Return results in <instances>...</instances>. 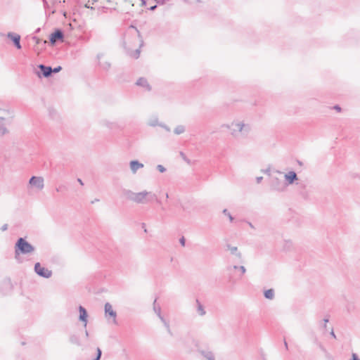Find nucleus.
<instances>
[{
    "mask_svg": "<svg viewBox=\"0 0 360 360\" xmlns=\"http://www.w3.org/2000/svg\"><path fill=\"white\" fill-rule=\"evenodd\" d=\"M69 341L71 344L77 345L78 347H80L82 345L79 336L76 333H72L70 335Z\"/></svg>",
    "mask_w": 360,
    "mask_h": 360,
    "instance_id": "obj_21",
    "label": "nucleus"
},
{
    "mask_svg": "<svg viewBox=\"0 0 360 360\" xmlns=\"http://www.w3.org/2000/svg\"><path fill=\"white\" fill-rule=\"evenodd\" d=\"M104 56V53H99L97 54V60H98V65L99 66L104 70H108L110 67H111V64L108 61V60H102V58H103Z\"/></svg>",
    "mask_w": 360,
    "mask_h": 360,
    "instance_id": "obj_12",
    "label": "nucleus"
},
{
    "mask_svg": "<svg viewBox=\"0 0 360 360\" xmlns=\"http://www.w3.org/2000/svg\"><path fill=\"white\" fill-rule=\"evenodd\" d=\"M34 271L39 276L44 278H49L52 276V271L42 266L39 262L35 263Z\"/></svg>",
    "mask_w": 360,
    "mask_h": 360,
    "instance_id": "obj_4",
    "label": "nucleus"
},
{
    "mask_svg": "<svg viewBox=\"0 0 360 360\" xmlns=\"http://www.w3.org/2000/svg\"><path fill=\"white\" fill-rule=\"evenodd\" d=\"M248 224L251 229H255V226L251 222L248 221Z\"/></svg>",
    "mask_w": 360,
    "mask_h": 360,
    "instance_id": "obj_44",
    "label": "nucleus"
},
{
    "mask_svg": "<svg viewBox=\"0 0 360 360\" xmlns=\"http://www.w3.org/2000/svg\"><path fill=\"white\" fill-rule=\"evenodd\" d=\"M7 37L13 42V44L18 49H20L22 48L20 44V36L18 34L8 32L7 34Z\"/></svg>",
    "mask_w": 360,
    "mask_h": 360,
    "instance_id": "obj_13",
    "label": "nucleus"
},
{
    "mask_svg": "<svg viewBox=\"0 0 360 360\" xmlns=\"http://www.w3.org/2000/svg\"><path fill=\"white\" fill-rule=\"evenodd\" d=\"M139 55H140V50H139V49H136V51H134L131 54V56H133L135 58H138L139 57Z\"/></svg>",
    "mask_w": 360,
    "mask_h": 360,
    "instance_id": "obj_28",
    "label": "nucleus"
},
{
    "mask_svg": "<svg viewBox=\"0 0 360 360\" xmlns=\"http://www.w3.org/2000/svg\"><path fill=\"white\" fill-rule=\"evenodd\" d=\"M226 250L230 252L232 255H234L238 259H241L242 254L236 246H232L231 244L226 245Z\"/></svg>",
    "mask_w": 360,
    "mask_h": 360,
    "instance_id": "obj_17",
    "label": "nucleus"
},
{
    "mask_svg": "<svg viewBox=\"0 0 360 360\" xmlns=\"http://www.w3.org/2000/svg\"><path fill=\"white\" fill-rule=\"evenodd\" d=\"M141 1V6H146V0H140Z\"/></svg>",
    "mask_w": 360,
    "mask_h": 360,
    "instance_id": "obj_45",
    "label": "nucleus"
},
{
    "mask_svg": "<svg viewBox=\"0 0 360 360\" xmlns=\"http://www.w3.org/2000/svg\"><path fill=\"white\" fill-rule=\"evenodd\" d=\"M239 269L241 271L242 274H244L246 272V269L244 266H240Z\"/></svg>",
    "mask_w": 360,
    "mask_h": 360,
    "instance_id": "obj_37",
    "label": "nucleus"
},
{
    "mask_svg": "<svg viewBox=\"0 0 360 360\" xmlns=\"http://www.w3.org/2000/svg\"><path fill=\"white\" fill-rule=\"evenodd\" d=\"M328 321H329L328 318H325L323 320L322 327L325 330H327V323H328Z\"/></svg>",
    "mask_w": 360,
    "mask_h": 360,
    "instance_id": "obj_30",
    "label": "nucleus"
},
{
    "mask_svg": "<svg viewBox=\"0 0 360 360\" xmlns=\"http://www.w3.org/2000/svg\"><path fill=\"white\" fill-rule=\"evenodd\" d=\"M233 268L234 269H239V266H236V265H234V266H233Z\"/></svg>",
    "mask_w": 360,
    "mask_h": 360,
    "instance_id": "obj_51",
    "label": "nucleus"
},
{
    "mask_svg": "<svg viewBox=\"0 0 360 360\" xmlns=\"http://www.w3.org/2000/svg\"><path fill=\"white\" fill-rule=\"evenodd\" d=\"M352 360H360V359L359 358V356H357L356 354L355 353H353L352 355Z\"/></svg>",
    "mask_w": 360,
    "mask_h": 360,
    "instance_id": "obj_38",
    "label": "nucleus"
},
{
    "mask_svg": "<svg viewBox=\"0 0 360 360\" xmlns=\"http://www.w3.org/2000/svg\"><path fill=\"white\" fill-rule=\"evenodd\" d=\"M6 122H0V136L5 135L8 132L6 125H8Z\"/></svg>",
    "mask_w": 360,
    "mask_h": 360,
    "instance_id": "obj_23",
    "label": "nucleus"
},
{
    "mask_svg": "<svg viewBox=\"0 0 360 360\" xmlns=\"http://www.w3.org/2000/svg\"><path fill=\"white\" fill-rule=\"evenodd\" d=\"M315 343L319 346V347L321 350L325 351V348H324V347L323 346V345H322L320 342H319V340H318V339H317V338H316V339H315Z\"/></svg>",
    "mask_w": 360,
    "mask_h": 360,
    "instance_id": "obj_31",
    "label": "nucleus"
},
{
    "mask_svg": "<svg viewBox=\"0 0 360 360\" xmlns=\"http://www.w3.org/2000/svg\"><path fill=\"white\" fill-rule=\"evenodd\" d=\"M7 229H8V224H4V225L1 226V230L2 231H6Z\"/></svg>",
    "mask_w": 360,
    "mask_h": 360,
    "instance_id": "obj_39",
    "label": "nucleus"
},
{
    "mask_svg": "<svg viewBox=\"0 0 360 360\" xmlns=\"http://www.w3.org/2000/svg\"><path fill=\"white\" fill-rule=\"evenodd\" d=\"M271 188L274 191L282 192L285 190V186L279 179L274 178L272 181Z\"/></svg>",
    "mask_w": 360,
    "mask_h": 360,
    "instance_id": "obj_16",
    "label": "nucleus"
},
{
    "mask_svg": "<svg viewBox=\"0 0 360 360\" xmlns=\"http://www.w3.org/2000/svg\"><path fill=\"white\" fill-rule=\"evenodd\" d=\"M104 124H105L107 127H108V128H110V129H112V128L114 127V125H115V124H114V123H112V122H107V121H106V122H105Z\"/></svg>",
    "mask_w": 360,
    "mask_h": 360,
    "instance_id": "obj_32",
    "label": "nucleus"
},
{
    "mask_svg": "<svg viewBox=\"0 0 360 360\" xmlns=\"http://www.w3.org/2000/svg\"><path fill=\"white\" fill-rule=\"evenodd\" d=\"M157 8V6L156 5H154V6H152L149 8V10L150 11H155V8Z\"/></svg>",
    "mask_w": 360,
    "mask_h": 360,
    "instance_id": "obj_43",
    "label": "nucleus"
},
{
    "mask_svg": "<svg viewBox=\"0 0 360 360\" xmlns=\"http://www.w3.org/2000/svg\"><path fill=\"white\" fill-rule=\"evenodd\" d=\"M78 309H79V320L84 323V327H86L87 322H88V320H87V318H88L87 311H86V309L84 307L81 306V305L79 307Z\"/></svg>",
    "mask_w": 360,
    "mask_h": 360,
    "instance_id": "obj_14",
    "label": "nucleus"
},
{
    "mask_svg": "<svg viewBox=\"0 0 360 360\" xmlns=\"http://www.w3.org/2000/svg\"><path fill=\"white\" fill-rule=\"evenodd\" d=\"M156 168L161 173L166 172V168L162 165H157Z\"/></svg>",
    "mask_w": 360,
    "mask_h": 360,
    "instance_id": "obj_29",
    "label": "nucleus"
},
{
    "mask_svg": "<svg viewBox=\"0 0 360 360\" xmlns=\"http://www.w3.org/2000/svg\"><path fill=\"white\" fill-rule=\"evenodd\" d=\"M184 160L187 162L188 163H190V160L187 159L186 157H184Z\"/></svg>",
    "mask_w": 360,
    "mask_h": 360,
    "instance_id": "obj_49",
    "label": "nucleus"
},
{
    "mask_svg": "<svg viewBox=\"0 0 360 360\" xmlns=\"http://www.w3.org/2000/svg\"><path fill=\"white\" fill-rule=\"evenodd\" d=\"M182 208L184 210H186V207L184 206H182Z\"/></svg>",
    "mask_w": 360,
    "mask_h": 360,
    "instance_id": "obj_54",
    "label": "nucleus"
},
{
    "mask_svg": "<svg viewBox=\"0 0 360 360\" xmlns=\"http://www.w3.org/2000/svg\"><path fill=\"white\" fill-rule=\"evenodd\" d=\"M179 243L180 244L182 245V246H185V244H186V239L184 236H182L180 239H179Z\"/></svg>",
    "mask_w": 360,
    "mask_h": 360,
    "instance_id": "obj_36",
    "label": "nucleus"
},
{
    "mask_svg": "<svg viewBox=\"0 0 360 360\" xmlns=\"http://www.w3.org/2000/svg\"><path fill=\"white\" fill-rule=\"evenodd\" d=\"M166 198H169V195L168 193H166Z\"/></svg>",
    "mask_w": 360,
    "mask_h": 360,
    "instance_id": "obj_53",
    "label": "nucleus"
},
{
    "mask_svg": "<svg viewBox=\"0 0 360 360\" xmlns=\"http://www.w3.org/2000/svg\"><path fill=\"white\" fill-rule=\"evenodd\" d=\"M143 167V164L141 163L138 160H131L129 162L130 169L134 174H135L139 169H142Z\"/></svg>",
    "mask_w": 360,
    "mask_h": 360,
    "instance_id": "obj_18",
    "label": "nucleus"
},
{
    "mask_svg": "<svg viewBox=\"0 0 360 360\" xmlns=\"http://www.w3.org/2000/svg\"><path fill=\"white\" fill-rule=\"evenodd\" d=\"M264 295L265 298H266L268 300L274 299V297H275L274 290L271 288V289L265 290L264 292Z\"/></svg>",
    "mask_w": 360,
    "mask_h": 360,
    "instance_id": "obj_22",
    "label": "nucleus"
},
{
    "mask_svg": "<svg viewBox=\"0 0 360 360\" xmlns=\"http://www.w3.org/2000/svg\"><path fill=\"white\" fill-rule=\"evenodd\" d=\"M284 178L289 185L294 184V182L298 179L297 175L294 171H290L286 173L284 175Z\"/></svg>",
    "mask_w": 360,
    "mask_h": 360,
    "instance_id": "obj_15",
    "label": "nucleus"
},
{
    "mask_svg": "<svg viewBox=\"0 0 360 360\" xmlns=\"http://www.w3.org/2000/svg\"><path fill=\"white\" fill-rule=\"evenodd\" d=\"M62 68L60 66L52 68L53 73H58L61 70Z\"/></svg>",
    "mask_w": 360,
    "mask_h": 360,
    "instance_id": "obj_33",
    "label": "nucleus"
},
{
    "mask_svg": "<svg viewBox=\"0 0 360 360\" xmlns=\"http://www.w3.org/2000/svg\"><path fill=\"white\" fill-rule=\"evenodd\" d=\"M156 302H157V299H155L153 302V311L155 312V314L158 316V318L160 319V321L163 323V325L165 326V327L166 328L167 332L169 333H172L171 332V330H170V326H169V323L168 321H166V319L162 316L161 314V307L160 305L157 304H156Z\"/></svg>",
    "mask_w": 360,
    "mask_h": 360,
    "instance_id": "obj_5",
    "label": "nucleus"
},
{
    "mask_svg": "<svg viewBox=\"0 0 360 360\" xmlns=\"http://www.w3.org/2000/svg\"><path fill=\"white\" fill-rule=\"evenodd\" d=\"M330 335H331L333 338H335V339L336 338V335H335V333H334V331H333V328H331V330H330Z\"/></svg>",
    "mask_w": 360,
    "mask_h": 360,
    "instance_id": "obj_41",
    "label": "nucleus"
},
{
    "mask_svg": "<svg viewBox=\"0 0 360 360\" xmlns=\"http://www.w3.org/2000/svg\"><path fill=\"white\" fill-rule=\"evenodd\" d=\"M98 201H99V199L96 198V199H94V200H92V201L91 202V204H94V203H95L96 202H98Z\"/></svg>",
    "mask_w": 360,
    "mask_h": 360,
    "instance_id": "obj_47",
    "label": "nucleus"
},
{
    "mask_svg": "<svg viewBox=\"0 0 360 360\" xmlns=\"http://www.w3.org/2000/svg\"><path fill=\"white\" fill-rule=\"evenodd\" d=\"M284 345L286 349H288V345L285 340H284Z\"/></svg>",
    "mask_w": 360,
    "mask_h": 360,
    "instance_id": "obj_46",
    "label": "nucleus"
},
{
    "mask_svg": "<svg viewBox=\"0 0 360 360\" xmlns=\"http://www.w3.org/2000/svg\"><path fill=\"white\" fill-rule=\"evenodd\" d=\"M85 336L86 338L89 337V332L86 330H85Z\"/></svg>",
    "mask_w": 360,
    "mask_h": 360,
    "instance_id": "obj_50",
    "label": "nucleus"
},
{
    "mask_svg": "<svg viewBox=\"0 0 360 360\" xmlns=\"http://www.w3.org/2000/svg\"><path fill=\"white\" fill-rule=\"evenodd\" d=\"M262 179H263L262 176H257L256 178V181L257 184H260L262 182Z\"/></svg>",
    "mask_w": 360,
    "mask_h": 360,
    "instance_id": "obj_40",
    "label": "nucleus"
},
{
    "mask_svg": "<svg viewBox=\"0 0 360 360\" xmlns=\"http://www.w3.org/2000/svg\"><path fill=\"white\" fill-rule=\"evenodd\" d=\"M15 257L20 255H30L35 250V248L24 238H19L15 244Z\"/></svg>",
    "mask_w": 360,
    "mask_h": 360,
    "instance_id": "obj_3",
    "label": "nucleus"
},
{
    "mask_svg": "<svg viewBox=\"0 0 360 360\" xmlns=\"http://www.w3.org/2000/svg\"><path fill=\"white\" fill-rule=\"evenodd\" d=\"M77 181L81 184L83 185V182L81 179H77Z\"/></svg>",
    "mask_w": 360,
    "mask_h": 360,
    "instance_id": "obj_48",
    "label": "nucleus"
},
{
    "mask_svg": "<svg viewBox=\"0 0 360 360\" xmlns=\"http://www.w3.org/2000/svg\"><path fill=\"white\" fill-rule=\"evenodd\" d=\"M122 193L127 199L138 204L148 203L156 198L155 194L147 191L135 193L129 189H124Z\"/></svg>",
    "mask_w": 360,
    "mask_h": 360,
    "instance_id": "obj_1",
    "label": "nucleus"
},
{
    "mask_svg": "<svg viewBox=\"0 0 360 360\" xmlns=\"http://www.w3.org/2000/svg\"><path fill=\"white\" fill-rule=\"evenodd\" d=\"M38 68L40 70V72H37L36 74L39 77H41V76L49 77L53 73L52 68L51 66L40 64L38 65Z\"/></svg>",
    "mask_w": 360,
    "mask_h": 360,
    "instance_id": "obj_10",
    "label": "nucleus"
},
{
    "mask_svg": "<svg viewBox=\"0 0 360 360\" xmlns=\"http://www.w3.org/2000/svg\"><path fill=\"white\" fill-rule=\"evenodd\" d=\"M207 359H208L209 360H215V359H214V356H213L212 354H210L207 356Z\"/></svg>",
    "mask_w": 360,
    "mask_h": 360,
    "instance_id": "obj_42",
    "label": "nucleus"
},
{
    "mask_svg": "<svg viewBox=\"0 0 360 360\" xmlns=\"http://www.w3.org/2000/svg\"><path fill=\"white\" fill-rule=\"evenodd\" d=\"M333 109H334L335 110H336L338 112H340L342 111V108L339 105H335L333 107Z\"/></svg>",
    "mask_w": 360,
    "mask_h": 360,
    "instance_id": "obj_34",
    "label": "nucleus"
},
{
    "mask_svg": "<svg viewBox=\"0 0 360 360\" xmlns=\"http://www.w3.org/2000/svg\"><path fill=\"white\" fill-rule=\"evenodd\" d=\"M30 185L35 186L39 190H41L44 186V179L41 176H32L29 180Z\"/></svg>",
    "mask_w": 360,
    "mask_h": 360,
    "instance_id": "obj_11",
    "label": "nucleus"
},
{
    "mask_svg": "<svg viewBox=\"0 0 360 360\" xmlns=\"http://www.w3.org/2000/svg\"><path fill=\"white\" fill-rule=\"evenodd\" d=\"M186 131V127L184 125H177L174 129V133L176 135H180L181 134H184Z\"/></svg>",
    "mask_w": 360,
    "mask_h": 360,
    "instance_id": "obj_24",
    "label": "nucleus"
},
{
    "mask_svg": "<svg viewBox=\"0 0 360 360\" xmlns=\"http://www.w3.org/2000/svg\"><path fill=\"white\" fill-rule=\"evenodd\" d=\"M96 1V0H89L88 2L85 4V7L94 10V8L91 5H93Z\"/></svg>",
    "mask_w": 360,
    "mask_h": 360,
    "instance_id": "obj_27",
    "label": "nucleus"
},
{
    "mask_svg": "<svg viewBox=\"0 0 360 360\" xmlns=\"http://www.w3.org/2000/svg\"><path fill=\"white\" fill-rule=\"evenodd\" d=\"M136 84L145 88L148 91H150L151 87L148 84L147 79L144 77H140L136 82Z\"/></svg>",
    "mask_w": 360,
    "mask_h": 360,
    "instance_id": "obj_20",
    "label": "nucleus"
},
{
    "mask_svg": "<svg viewBox=\"0 0 360 360\" xmlns=\"http://www.w3.org/2000/svg\"><path fill=\"white\" fill-rule=\"evenodd\" d=\"M105 318H112L113 323H116L117 313L113 310L110 303L106 302L104 305Z\"/></svg>",
    "mask_w": 360,
    "mask_h": 360,
    "instance_id": "obj_8",
    "label": "nucleus"
},
{
    "mask_svg": "<svg viewBox=\"0 0 360 360\" xmlns=\"http://www.w3.org/2000/svg\"><path fill=\"white\" fill-rule=\"evenodd\" d=\"M223 214L227 216L230 220L231 222H232L234 219V218L232 217V215L230 214V212L228 211L227 209H224L222 211Z\"/></svg>",
    "mask_w": 360,
    "mask_h": 360,
    "instance_id": "obj_26",
    "label": "nucleus"
},
{
    "mask_svg": "<svg viewBox=\"0 0 360 360\" xmlns=\"http://www.w3.org/2000/svg\"><path fill=\"white\" fill-rule=\"evenodd\" d=\"M13 117V111L0 107V122H6L7 124H11Z\"/></svg>",
    "mask_w": 360,
    "mask_h": 360,
    "instance_id": "obj_6",
    "label": "nucleus"
},
{
    "mask_svg": "<svg viewBox=\"0 0 360 360\" xmlns=\"http://www.w3.org/2000/svg\"><path fill=\"white\" fill-rule=\"evenodd\" d=\"M147 124L148 126L153 127L159 126V127L163 128L164 129H165L168 132H169L171 131L170 128L167 125H166L165 124H164L162 122H160L158 118L155 116L151 117L150 118H149L147 122Z\"/></svg>",
    "mask_w": 360,
    "mask_h": 360,
    "instance_id": "obj_9",
    "label": "nucleus"
},
{
    "mask_svg": "<svg viewBox=\"0 0 360 360\" xmlns=\"http://www.w3.org/2000/svg\"><path fill=\"white\" fill-rule=\"evenodd\" d=\"M195 306H196V313L200 316H204L206 315L207 312L205 308V306L201 303V302L198 300H195Z\"/></svg>",
    "mask_w": 360,
    "mask_h": 360,
    "instance_id": "obj_19",
    "label": "nucleus"
},
{
    "mask_svg": "<svg viewBox=\"0 0 360 360\" xmlns=\"http://www.w3.org/2000/svg\"><path fill=\"white\" fill-rule=\"evenodd\" d=\"M102 356V351L99 347H97L96 349V356L94 359L92 360H101Z\"/></svg>",
    "mask_w": 360,
    "mask_h": 360,
    "instance_id": "obj_25",
    "label": "nucleus"
},
{
    "mask_svg": "<svg viewBox=\"0 0 360 360\" xmlns=\"http://www.w3.org/2000/svg\"><path fill=\"white\" fill-rule=\"evenodd\" d=\"M226 127L231 129V134L234 137L247 138L252 131V126L243 120H235Z\"/></svg>",
    "mask_w": 360,
    "mask_h": 360,
    "instance_id": "obj_2",
    "label": "nucleus"
},
{
    "mask_svg": "<svg viewBox=\"0 0 360 360\" xmlns=\"http://www.w3.org/2000/svg\"><path fill=\"white\" fill-rule=\"evenodd\" d=\"M181 157H183V158H184V157H185V156H184V154L183 153H181Z\"/></svg>",
    "mask_w": 360,
    "mask_h": 360,
    "instance_id": "obj_52",
    "label": "nucleus"
},
{
    "mask_svg": "<svg viewBox=\"0 0 360 360\" xmlns=\"http://www.w3.org/2000/svg\"><path fill=\"white\" fill-rule=\"evenodd\" d=\"M262 172L267 174L268 176H270L271 175V169L270 168H267L266 169H262Z\"/></svg>",
    "mask_w": 360,
    "mask_h": 360,
    "instance_id": "obj_35",
    "label": "nucleus"
},
{
    "mask_svg": "<svg viewBox=\"0 0 360 360\" xmlns=\"http://www.w3.org/2000/svg\"><path fill=\"white\" fill-rule=\"evenodd\" d=\"M64 39V34L60 29H56L50 35L49 40L52 45L56 44L58 41H63Z\"/></svg>",
    "mask_w": 360,
    "mask_h": 360,
    "instance_id": "obj_7",
    "label": "nucleus"
}]
</instances>
